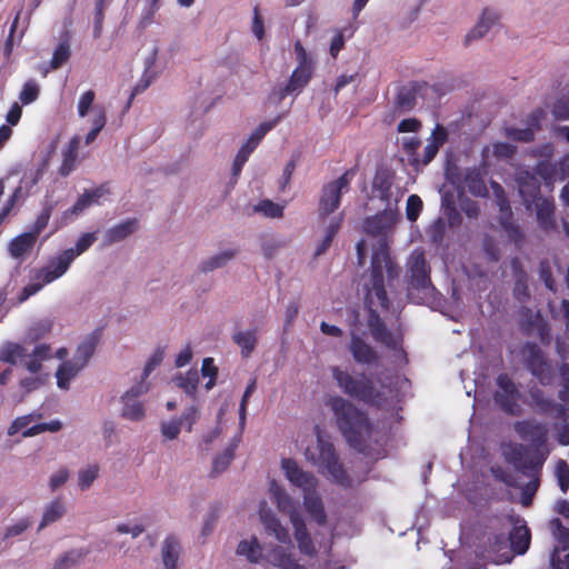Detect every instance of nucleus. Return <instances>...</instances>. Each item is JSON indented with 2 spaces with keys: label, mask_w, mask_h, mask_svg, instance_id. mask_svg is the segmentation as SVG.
I'll return each instance as SVG.
<instances>
[{
  "label": "nucleus",
  "mask_w": 569,
  "mask_h": 569,
  "mask_svg": "<svg viewBox=\"0 0 569 569\" xmlns=\"http://www.w3.org/2000/svg\"><path fill=\"white\" fill-rule=\"evenodd\" d=\"M89 552V549L69 550L57 559L52 569H71L78 566Z\"/></svg>",
  "instance_id": "nucleus-37"
},
{
  "label": "nucleus",
  "mask_w": 569,
  "mask_h": 569,
  "mask_svg": "<svg viewBox=\"0 0 569 569\" xmlns=\"http://www.w3.org/2000/svg\"><path fill=\"white\" fill-rule=\"evenodd\" d=\"M237 553L244 556L252 563H258L261 558V547L258 539L253 537L250 541L241 540L237 547Z\"/></svg>",
  "instance_id": "nucleus-41"
},
{
  "label": "nucleus",
  "mask_w": 569,
  "mask_h": 569,
  "mask_svg": "<svg viewBox=\"0 0 569 569\" xmlns=\"http://www.w3.org/2000/svg\"><path fill=\"white\" fill-rule=\"evenodd\" d=\"M52 330V322L48 319L34 322L27 332V338L31 342H36L44 338Z\"/></svg>",
  "instance_id": "nucleus-47"
},
{
  "label": "nucleus",
  "mask_w": 569,
  "mask_h": 569,
  "mask_svg": "<svg viewBox=\"0 0 569 569\" xmlns=\"http://www.w3.org/2000/svg\"><path fill=\"white\" fill-rule=\"evenodd\" d=\"M96 98V93L93 90H88L83 92L78 101V114L83 118L88 114L90 108L93 104Z\"/></svg>",
  "instance_id": "nucleus-63"
},
{
  "label": "nucleus",
  "mask_w": 569,
  "mask_h": 569,
  "mask_svg": "<svg viewBox=\"0 0 569 569\" xmlns=\"http://www.w3.org/2000/svg\"><path fill=\"white\" fill-rule=\"evenodd\" d=\"M181 551L180 541L176 536L166 537L161 547V559L166 569H178Z\"/></svg>",
  "instance_id": "nucleus-24"
},
{
  "label": "nucleus",
  "mask_w": 569,
  "mask_h": 569,
  "mask_svg": "<svg viewBox=\"0 0 569 569\" xmlns=\"http://www.w3.org/2000/svg\"><path fill=\"white\" fill-rule=\"evenodd\" d=\"M99 342V333L92 332L78 346L73 359L81 363L83 367L87 366L90 358L93 356L97 345Z\"/></svg>",
  "instance_id": "nucleus-35"
},
{
  "label": "nucleus",
  "mask_w": 569,
  "mask_h": 569,
  "mask_svg": "<svg viewBox=\"0 0 569 569\" xmlns=\"http://www.w3.org/2000/svg\"><path fill=\"white\" fill-rule=\"evenodd\" d=\"M392 184L393 173L389 169L377 170L372 181V188L378 193L379 199L386 202L387 204L390 203V199L392 196Z\"/></svg>",
  "instance_id": "nucleus-26"
},
{
  "label": "nucleus",
  "mask_w": 569,
  "mask_h": 569,
  "mask_svg": "<svg viewBox=\"0 0 569 569\" xmlns=\"http://www.w3.org/2000/svg\"><path fill=\"white\" fill-rule=\"evenodd\" d=\"M317 429V445L315 448H307L306 458L311 461L321 472L335 483L348 488L351 480L345 470L332 442L326 440L319 427Z\"/></svg>",
  "instance_id": "nucleus-5"
},
{
  "label": "nucleus",
  "mask_w": 569,
  "mask_h": 569,
  "mask_svg": "<svg viewBox=\"0 0 569 569\" xmlns=\"http://www.w3.org/2000/svg\"><path fill=\"white\" fill-rule=\"evenodd\" d=\"M539 276L540 279L543 281L545 286L551 290H556V283L552 277V271L549 262L547 260H542L539 264Z\"/></svg>",
  "instance_id": "nucleus-64"
},
{
  "label": "nucleus",
  "mask_w": 569,
  "mask_h": 569,
  "mask_svg": "<svg viewBox=\"0 0 569 569\" xmlns=\"http://www.w3.org/2000/svg\"><path fill=\"white\" fill-rule=\"evenodd\" d=\"M416 101H417L416 86L402 87L396 96L395 104L401 111H410L415 108Z\"/></svg>",
  "instance_id": "nucleus-40"
},
{
  "label": "nucleus",
  "mask_w": 569,
  "mask_h": 569,
  "mask_svg": "<svg viewBox=\"0 0 569 569\" xmlns=\"http://www.w3.org/2000/svg\"><path fill=\"white\" fill-rule=\"evenodd\" d=\"M254 210L268 218H281L283 216V207L268 199L261 200L254 207Z\"/></svg>",
  "instance_id": "nucleus-50"
},
{
  "label": "nucleus",
  "mask_w": 569,
  "mask_h": 569,
  "mask_svg": "<svg viewBox=\"0 0 569 569\" xmlns=\"http://www.w3.org/2000/svg\"><path fill=\"white\" fill-rule=\"evenodd\" d=\"M40 94V87L37 83L36 80L30 79L27 82H24L22 90L19 94V99L22 104H30L34 102Z\"/></svg>",
  "instance_id": "nucleus-49"
},
{
  "label": "nucleus",
  "mask_w": 569,
  "mask_h": 569,
  "mask_svg": "<svg viewBox=\"0 0 569 569\" xmlns=\"http://www.w3.org/2000/svg\"><path fill=\"white\" fill-rule=\"evenodd\" d=\"M104 19V0H97L94 8V18H93V38L99 39L102 33Z\"/></svg>",
  "instance_id": "nucleus-58"
},
{
  "label": "nucleus",
  "mask_w": 569,
  "mask_h": 569,
  "mask_svg": "<svg viewBox=\"0 0 569 569\" xmlns=\"http://www.w3.org/2000/svg\"><path fill=\"white\" fill-rule=\"evenodd\" d=\"M269 559L271 565L279 569H307L306 566L299 563L293 553L281 546H274L271 549Z\"/></svg>",
  "instance_id": "nucleus-28"
},
{
  "label": "nucleus",
  "mask_w": 569,
  "mask_h": 569,
  "mask_svg": "<svg viewBox=\"0 0 569 569\" xmlns=\"http://www.w3.org/2000/svg\"><path fill=\"white\" fill-rule=\"evenodd\" d=\"M99 467L97 465L88 466L79 471L78 483L82 490L88 489L98 477Z\"/></svg>",
  "instance_id": "nucleus-53"
},
{
  "label": "nucleus",
  "mask_w": 569,
  "mask_h": 569,
  "mask_svg": "<svg viewBox=\"0 0 569 569\" xmlns=\"http://www.w3.org/2000/svg\"><path fill=\"white\" fill-rule=\"evenodd\" d=\"M315 66H297L292 71L286 86L274 89L272 96L277 101H282L288 94L299 93L310 82L313 74Z\"/></svg>",
  "instance_id": "nucleus-15"
},
{
  "label": "nucleus",
  "mask_w": 569,
  "mask_h": 569,
  "mask_svg": "<svg viewBox=\"0 0 569 569\" xmlns=\"http://www.w3.org/2000/svg\"><path fill=\"white\" fill-rule=\"evenodd\" d=\"M36 242L37 239L31 233L23 232L9 242V253L12 258L20 259L33 249Z\"/></svg>",
  "instance_id": "nucleus-30"
},
{
  "label": "nucleus",
  "mask_w": 569,
  "mask_h": 569,
  "mask_svg": "<svg viewBox=\"0 0 569 569\" xmlns=\"http://www.w3.org/2000/svg\"><path fill=\"white\" fill-rule=\"evenodd\" d=\"M104 194V189L102 187L96 188L91 191H84L78 200L73 203V206L68 210L71 214H79L84 209L89 208L91 204L98 202V200Z\"/></svg>",
  "instance_id": "nucleus-38"
},
{
  "label": "nucleus",
  "mask_w": 569,
  "mask_h": 569,
  "mask_svg": "<svg viewBox=\"0 0 569 569\" xmlns=\"http://www.w3.org/2000/svg\"><path fill=\"white\" fill-rule=\"evenodd\" d=\"M137 224V219H129L110 228L104 234L106 243L111 244L126 239L136 231Z\"/></svg>",
  "instance_id": "nucleus-32"
},
{
  "label": "nucleus",
  "mask_w": 569,
  "mask_h": 569,
  "mask_svg": "<svg viewBox=\"0 0 569 569\" xmlns=\"http://www.w3.org/2000/svg\"><path fill=\"white\" fill-rule=\"evenodd\" d=\"M236 447H237V445L229 446L228 448H226L223 450L222 453L218 455L214 458L213 463H212V472L213 473L218 475V473H221L222 471L227 470V468L229 467V465L231 463V461L234 458Z\"/></svg>",
  "instance_id": "nucleus-46"
},
{
  "label": "nucleus",
  "mask_w": 569,
  "mask_h": 569,
  "mask_svg": "<svg viewBox=\"0 0 569 569\" xmlns=\"http://www.w3.org/2000/svg\"><path fill=\"white\" fill-rule=\"evenodd\" d=\"M525 367L542 386H550L555 371L542 349L535 342H525L519 350Z\"/></svg>",
  "instance_id": "nucleus-9"
},
{
  "label": "nucleus",
  "mask_w": 569,
  "mask_h": 569,
  "mask_svg": "<svg viewBox=\"0 0 569 569\" xmlns=\"http://www.w3.org/2000/svg\"><path fill=\"white\" fill-rule=\"evenodd\" d=\"M525 316L528 317L527 325L523 326V332L527 335L531 333L532 328H537L540 341L542 343H549L550 341V328L543 320L540 315H533L530 309H526L523 311Z\"/></svg>",
  "instance_id": "nucleus-34"
},
{
  "label": "nucleus",
  "mask_w": 569,
  "mask_h": 569,
  "mask_svg": "<svg viewBox=\"0 0 569 569\" xmlns=\"http://www.w3.org/2000/svg\"><path fill=\"white\" fill-rule=\"evenodd\" d=\"M355 174L356 169H348L339 178L322 186L318 203L320 219H325L340 207L342 193L350 189Z\"/></svg>",
  "instance_id": "nucleus-7"
},
{
  "label": "nucleus",
  "mask_w": 569,
  "mask_h": 569,
  "mask_svg": "<svg viewBox=\"0 0 569 569\" xmlns=\"http://www.w3.org/2000/svg\"><path fill=\"white\" fill-rule=\"evenodd\" d=\"M72 261V253L63 251L58 257L51 259L48 264L39 271L38 278L41 279L44 284L51 283L67 272Z\"/></svg>",
  "instance_id": "nucleus-18"
},
{
  "label": "nucleus",
  "mask_w": 569,
  "mask_h": 569,
  "mask_svg": "<svg viewBox=\"0 0 569 569\" xmlns=\"http://www.w3.org/2000/svg\"><path fill=\"white\" fill-rule=\"evenodd\" d=\"M516 146L508 142H497L492 146V154L497 159H511L516 154Z\"/></svg>",
  "instance_id": "nucleus-61"
},
{
  "label": "nucleus",
  "mask_w": 569,
  "mask_h": 569,
  "mask_svg": "<svg viewBox=\"0 0 569 569\" xmlns=\"http://www.w3.org/2000/svg\"><path fill=\"white\" fill-rule=\"evenodd\" d=\"M536 218L540 228L548 232L556 229L555 203L550 198L536 199Z\"/></svg>",
  "instance_id": "nucleus-21"
},
{
  "label": "nucleus",
  "mask_w": 569,
  "mask_h": 569,
  "mask_svg": "<svg viewBox=\"0 0 569 569\" xmlns=\"http://www.w3.org/2000/svg\"><path fill=\"white\" fill-rule=\"evenodd\" d=\"M512 529L509 532L508 541L510 549L516 555H525L531 541V532L528 528L526 520L520 517H510Z\"/></svg>",
  "instance_id": "nucleus-17"
},
{
  "label": "nucleus",
  "mask_w": 569,
  "mask_h": 569,
  "mask_svg": "<svg viewBox=\"0 0 569 569\" xmlns=\"http://www.w3.org/2000/svg\"><path fill=\"white\" fill-rule=\"evenodd\" d=\"M423 208L421 198L418 194H410L407 199L406 216L411 222H415Z\"/></svg>",
  "instance_id": "nucleus-51"
},
{
  "label": "nucleus",
  "mask_w": 569,
  "mask_h": 569,
  "mask_svg": "<svg viewBox=\"0 0 569 569\" xmlns=\"http://www.w3.org/2000/svg\"><path fill=\"white\" fill-rule=\"evenodd\" d=\"M149 385L147 382L140 381L124 392L122 396V411L121 416L126 419L132 421H139L144 417V407L143 403L139 400V398L148 392Z\"/></svg>",
  "instance_id": "nucleus-14"
},
{
  "label": "nucleus",
  "mask_w": 569,
  "mask_h": 569,
  "mask_svg": "<svg viewBox=\"0 0 569 569\" xmlns=\"http://www.w3.org/2000/svg\"><path fill=\"white\" fill-rule=\"evenodd\" d=\"M398 213L396 210L388 208L366 220V230L372 234H380L392 228L397 222Z\"/></svg>",
  "instance_id": "nucleus-22"
},
{
  "label": "nucleus",
  "mask_w": 569,
  "mask_h": 569,
  "mask_svg": "<svg viewBox=\"0 0 569 569\" xmlns=\"http://www.w3.org/2000/svg\"><path fill=\"white\" fill-rule=\"evenodd\" d=\"M327 405L346 442L358 452H365L372 433V423L368 415L341 396L330 397Z\"/></svg>",
  "instance_id": "nucleus-2"
},
{
  "label": "nucleus",
  "mask_w": 569,
  "mask_h": 569,
  "mask_svg": "<svg viewBox=\"0 0 569 569\" xmlns=\"http://www.w3.org/2000/svg\"><path fill=\"white\" fill-rule=\"evenodd\" d=\"M78 149H79V138L73 137L69 141L68 147L63 152L62 163L59 168V173L62 177L69 176L76 169L77 158H78Z\"/></svg>",
  "instance_id": "nucleus-36"
},
{
  "label": "nucleus",
  "mask_w": 569,
  "mask_h": 569,
  "mask_svg": "<svg viewBox=\"0 0 569 569\" xmlns=\"http://www.w3.org/2000/svg\"><path fill=\"white\" fill-rule=\"evenodd\" d=\"M51 213L52 206H46L37 217L36 221L33 222L31 230L28 232L31 233L36 239H38V236L48 226Z\"/></svg>",
  "instance_id": "nucleus-52"
},
{
  "label": "nucleus",
  "mask_w": 569,
  "mask_h": 569,
  "mask_svg": "<svg viewBox=\"0 0 569 569\" xmlns=\"http://www.w3.org/2000/svg\"><path fill=\"white\" fill-rule=\"evenodd\" d=\"M236 250L229 249L224 250L221 253L212 256L211 258L201 262L200 270L206 273L214 269L222 268L228 263V261H230L236 256Z\"/></svg>",
  "instance_id": "nucleus-42"
},
{
  "label": "nucleus",
  "mask_w": 569,
  "mask_h": 569,
  "mask_svg": "<svg viewBox=\"0 0 569 569\" xmlns=\"http://www.w3.org/2000/svg\"><path fill=\"white\" fill-rule=\"evenodd\" d=\"M536 174L542 178L547 183L558 180V164L549 160H541L536 166Z\"/></svg>",
  "instance_id": "nucleus-45"
},
{
  "label": "nucleus",
  "mask_w": 569,
  "mask_h": 569,
  "mask_svg": "<svg viewBox=\"0 0 569 569\" xmlns=\"http://www.w3.org/2000/svg\"><path fill=\"white\" fill-rule=\"evenodd\" d=\"M177 386L190 396H194L198 383H199V373L196 369L189 370L186 375H178L174 378Z\"/></svg>",
  "instance_id": "nucleus-43"
},
{
  "label": "nucleus",
  "mask_w": 569,
  "mask_h": 569,
  "mask_svg": "<svg viewBox=\"0 0 569 569\" xmlns=\"http://www.w3.org/2000/svg\"><path fill=\"white\" fill-rule=\"evenodd\" d=\"M485 176L486 172L480 168H471L466 171L463 182L472 196L480 198L488 197L489 191L485 182Z\"/></svg>",
  "instance_id": "nucleus-25"
},
{
  "label": "nucleus",
  "mask_w": 569,
  "mask_h": 569,
  "mask_svg": "<svg viewBox=\"0 0 569 569\" xmlns=\"http://www.w3.org/2000/svg\"><path fill=\"white\" fill-rule=\"evenodd\" d=\"M518 183L519 192L525 201H536L539 198L540 183L533 173L527 171L519 178Z\"/></svg>",
  "instance_id": "nucleus-33"
},
{
  "label": "nucleus",
  "mask_w": 569,
  "mask_h": 569,
  "mask_svg": "<svg viewBox=\"0 0 569 569\" xmlns=\"http://www.w3.org/2000/svg\"><path fill=\"white\" fill-rule=\"evenodd\" d=\"M525 367L542 386H550L555 371L542 349L535 342H525L519 350Z\"/></svg>",
  "instance_id": "nucleus-8"
},
{
  "label": "nucleus",
  "mask_w": 569,
  "mask_h": 569,
  "mask_svg": "<svg viewBox=\"0 0 569 569\" xmlns=\"http://www.w3.org/2000/svg\"><path fill=\"white\" fill-rule=\"evenodd\" d=\"M385 272L388 282L398 279L400 267L391 259L389 247L386 241H379L373 249L370 267V288H367L366 300L372 306L385 310L389 309L390 301L385 288Z\"/></svg>",
  "instance_id": "nucleus-3"
},
{
  "label": "nucleus",
  "mask_w": 569,
  "mask_h": 569,
  "mask_svg": "<svg viewBox=\"0 0 569 569\" xmlns=\"http://www.w3.org/2000/svg\"><path fill=\"white\" fill-rule=\"evenodd\" d=\"M513 430L522 440L530 441L535 450L522 445H512L505 450V458L518 471L532 479L529 486L536 490L539 486L538 476L548 455V452L539 451V448L545 446L548 440V429L541 422L525 419L516 421Z\"/></svg>",
  "instance_id": "nucleus-1"
},
{
  "label": "nucleus",
  "mask_w": 569,
  "mask_h": 569,
  "mask_svg": "<svg viewBox=\"0 0 569 569\" xmlns=\"http://www.w3.org/2000/svg\"><path fill=\"white\" fill-rule=\"evenodd\" d=\"M84 367L76 361L64 360L56 372L57 385L60 389H69L71 379H73Z\"/></svg>",
  "instance_id": "nucleus-29"
},
{
  "label": "nucleus",
  "mask_w": 569,
  "mask_h": 569,
  "mask_svg": "<svg viewBox=\"0 0 569 569\" xmlns=\"http://www.w3.org/2000/svg\"><path fill=\"white\" fill-rule=\"evenodd\" d=\"M349 351L359 365H375L379 359L377 351L357 335H351Z\"/></svg>",
  "instance_id": "nucleus-19"
},
{
  "label": "nucleus",
  "mask_w": 569,
  "mask_h": 569,
  "mask_svg": "<svg viewBox=\"0 0 569 569\" xmlns=\"http://www.w3.org/2000/svg\"><path fill=\"white\" fill-rule=\"evenodd\" d=\"M528 405L539 415L552 416L556 419H569V407L555 402L546 396L545 391L537 386H532L528 390Z\"/></svg>",
  "instance_id": "nucleus-12"
},
{
  "label": "nucleus",
  "mask_w": 569,
  "mask_h": 569,
  "mask_svg": "<svg viewBox=\"0 0 569 569\" xmlns=\"http://www.w3.org/2000/svg\"><path fill=\"white\" fill-rule=\"evenodd\" d=\"M281 467L287 479L303 491V505L310 517L319 525L327 522V513L320 496L317 493L318 479L312 472L302 470L296 460L284 458Z\"/></svg>",
  "instance_id": "nucleus-4"
},
{
  "label": "nucleus",
  "mask_w": 569,
  "mask_h": 569,
  "mask_svg": "<svg viewBox=\"0 0 569 569\" xmlns=\"http://www.w3.org/2000/svg\"><path fill=\"white\" fill-rule=\"evenodd\" d=\"M368 327L376 342L383 345L390 350L401 348V341L392 335L377 310L372 308L369 309Z\"/></svg>",
  "instance_id": "nucleus-16"
},
{
  "label": "nucleus",
  "mask_w": 569,
  "mask_h": 569,
  "mask_svg": "<svg viewBox=\"0 0 569 569\" xmlns=\"http://www.w3.org/2000/svg\"><path fill=\"white\" fill-rule=\"evenodd\" d=\"M420 144H421V141L417 137L406 138L402 142V148H403L405 152L409 156L410 163L412 166H419V156H418L417 151H418Z\"/></svg>",
  "instance_id": "nucleus-56"
},
{
  "label": "nucleus",
  "mask_w": 569,
  "mask_h": 569,
  "mask_svg": "<svg viewBox=\"0 0 569 569\" xmlns=\"http://www.w3.org/2000/svg\"><path fill=\"white\" fill-rule=\"evenodd\" d=\"M201 373L204 377H209V381L206 383L207 389H211L216 383V378L218 376V368L214 365L212 358H204L201 366Z\"/></svg>",
  "instance_id": "nucleus-60"
},
{
  "label": "nucleus",
  "mask_w": 569,
  "mask_h": 569,
  "mask_svg": "<svg viewBox=\"0 0 569 569\" xmlns=\"http://www.w3.org/2000/svg\"><path fill=\"white\" fill-rule=\"evenodd\" d=\"M506 134L509 139L520 142H531L535 138L533 131L530 128H508Z\"/></svg>",
  "instance_id": "nucleus-62"
},
{
  "label": "nucleus",
  "mask_w": 569,
  "mask_h": 569,
  "mask_svg": "<svg viewBox=\"0 0 569 569\" xmlns=\"http://www.w3.org/2000/svg\"><path fill=\"white\" fill-rule=\"evenodd\" d=\"M408 281L413 290L421 291L425 296H432L436 291L430 278V267L428 266L425 252L415 249L408 258Z\"/></svg>",
  "instance_id": "nucleus-10"
},
{
  "label": "nucleus",
  "mask_w": 569,
  "mask_h": 569,
  "mask_svg": "<svg viewBox=\"0 0 569 569\" xmlns=\"http://www.w3.org/2000/svg\"><path fill=\"white\" fill-rule=\"evenodd\" d=\"M555 473L558 479L560 490L563 493H566L569 489V466H568V463L562 459L558 460L557 465H556Z\"/></svg>",
  "instance_id": "nucleus-57"
},
{
  "label": "nucleus",
  "mask_w": 569,
  "mask_h": 569,
  "mask_svg": "<svg viewBox=\"0 0 569 569\" xmlns=\"http://www.w3.org/2000/svg\"><path fill=\"white\" fill-rule=\"evenodd\" d=\"M495 196H496V202L499 207L500 211V224L502 229L507 232L509 239L515 242L516 244H520L523 240V234L519 228L513 221H512V211L510 201L508 200L503 188L498 182L491 183Z\"/></svg>",
  "instance_id": "nucleus-13"
},
{
  "label": "nucleus",
  "mask_w": 569,
  "mask_h": 569,
  "mask_svg": "<svg viewBox=\"0 0 569 569\" xmlns=\"http://www.w3.org/2000/svg\"><path fill=\"white\" fill-rule=\"evenodd\" d=\"M66 513V507L61 499L57 498L51 501L44 509L42 520L39 525L38 531L42 530L50 523L56 522Z\"/></svg>",
  "instance_id": "nucleus-39"
},
{
  "label": "nucleus",
  "mask_w": 569,
  "mask_h": 569,
  "mask_svg": "<svg viewBox=\"0 0 569 569\" xmlns=\"http://www.w3.org/2000/svg\"><path fill=\"white\" fill-rule=\"evenodd\" d=\"M94 241L96 237L93 233H84L78 239L74 248H69L64 250V252H71L72 259L74 260L78 256L87 251Z\"/></svg>",
  "instance_id": "nucleus-55"
},
{
  "label": "nucleus",
  "mask_w": 569,
  "mask_h": 569,
  "mask_svg": "<svg viewBox=\"0 0 569 569\" xmlns=\"http://www.w3.org/2000/svg\"><path fill=\"white\" fill-rule=\"evenodd\" d=\"M52 358V349L49 345H38L34 350L22 356V366L31 373H38L42 368V362Z\"/></svg>",
  "instance_id": "nucleus-23"
},
{
  "label": "nucleus",
  "mask_w": 569,
  "mask_h": 569,
  "mask_svg": "<svg viewBox=\"0 0 569 569\" xmlns=\"http://www.w3.org/2000/svg\"><path fill=\"white\" fill-rule=\"evenodd\" d=\"M498 20L497 12L485 9L477 26L466 34L465 44L469 46L471 41L482 38Z\"/></svg>",
  "instance_id": "nucleus-27"
},
{
  "label": "nucleus",
  "mask_w": 569,
  "mask_h": 569,
  "mask_svg": "<svg viewBox=\"0 0 569 569\" xmlns=\"http://www.w3.org/2000/svg\"><path fill=\"white\" fill-rule=\"evenodd\" d=\"M271 498L277 503L279 509H284L289 502L290 498L287 495L286 490L278 485L274 480L270 481V488H269Z\"/></svg>",
  "instance_id": "nucleus-54"
},
{
  "label": "nucleus",
  "mask_w": 569,
  "mask_h": 569,
  "mask_svg": "<svg viewBox=\"0 0 569 569\" xmlns=\"http://www.w3.org/2000/svg\"><path fill=\"white\" fill-rule=\"evenodd\" d=\"M71 56L70 46L67 41L60 42L54 49L50 66L53 70L61 68Z\"/></svg>",
  "instance_id": "nucleus-48"
},
{
  "label": "nucleus",
  "mask_w": 569,
  "mask_h": 569,
  "mask_svg": "<svg viewBox=\"0 0 569 569\" xmlns=\"http://www.w3.org/2000/svg\"><path fill=\"white\" fill-rule=\"evenodd\" d=\"M341 221H342V216L339 217L338 219H336L335 221H332L326 228V234H325L323 239L321 240V242L318 244V247L315 251V257L322 256L330 248V246L333 241V238L336 237V234L338 233V231L341 227Z\"/></svg>",
  "instance_id": "nucleus-44"
},
{
  "label": "nucleus",
  "mask_w": 569,
  "mask_h": 569,
  "mask_svg": "<svg viewBox=\"0 0 569 569\" xmlns=\"http://www.w3.org/2000/svg\"><path fill=\"white\" fill-rule=\"evenodd\" d=\"M163 358H164L163 349L158 348L152 353V356L150 357L148 362L146 363L143 371H142L141 381L146 382L147 378L162 362Z\"/></svg>",
  "instance_id": "nucleus-59"
},
{
  "label": "nucleus",
  "mask_w": 569,
  "mask_h": 569,
  "mask_svg": "<svg viewBox=\"0 0 569 569\" xmlns=\"http://www.w3.org/2000/svg\"><path fill=\"white\" fill-rule=\"evenodd\" d=\"M232 341L240 348L241 356L249 358L258 343L257 329L237 331L232 335Z\"/></svg>",
  "instance_id": "nucleus-31"
},
{
  "label": "nucleus",
  "mask_w": 569,
  "mask_h": 569,
  "mask_svg": "<svg viewBox=\"0 0 569 569\" xmlns=\"http://www.w3.org/2000/svg\"><path fill=\"white\" fill-rule=\"evenodd\" d=\"M496 382L498 386V390L493 393L496 405L509 416H521L522 408L519 405L521 393L515 381L507 373H500Z\"/></svg>",
  "instance_id": "nucleus-11"
},
{
  "label": "nucleus",
  "mask_w": 569,
  "mask_h": 569,
  "mask_svg": "<svg viewBox=\"0 0 569 569\" xmlns=\"http://www.w3.org/2000/svg\"><path fill=\"white\" fill-rule=\"evenodd\" d=\"M291 522L293 526V535L301 553L313 557L316 555V547L308 532L305 520L299 515H291Z\"/></svg>",
  "instance_id": "nucleus-20"
},
{
  "label": "nucleus",
  "mask_w": 569,
  "mask_h": 569,
  "mask_svg": "<svg viewBox=\"0 0 569 569\" xmlns=\"http://www.w3.org/2000/svg\"><path fill=\"white\" fill-rule=\"evenodd\" d=\"M330 371L339 389L350 398L368 405H373L380 399V391L365 373L353 376L338 366L331 367Z\"/></svg>",
  "instance_id": "nucleus-6"
}]
</instances>
